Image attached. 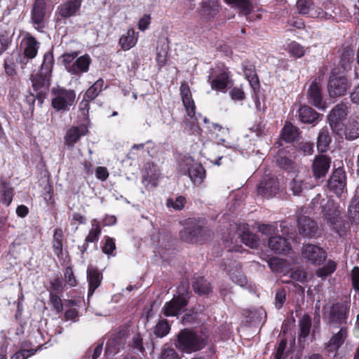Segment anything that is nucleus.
<instances>
[{
    "label": "nucleus",
    "instance_id": "1",
    "mask_svg": "<svg viewBox=\"0 0 359 359\" xmlns=\"http://www.w3.org/2000/svg\"><path fill=\"white\" fill-rule=\"evenodd\" d=\"M207 341L208 335L205 333L184 329L178 333L175 345L182 351L191 353L203 349Z\"/></svg>",
    "mask_w": 359,
    "mask_h": 359
},
{
    "label": "nucleus",
    "instance_id": "2",
    "mask_svg": "<svg viewBox=\"0 0 359 359\" xmlns=\"http://www.w3.org/2000/svg\"><path fill=\"white\" fill-rule=\"evenodd\" d=\"M51 93V104L57 111H67L76 102V93L74 90L57 87L53 88Z\"/></svg>",
    "mask_w": 359,
    "mask_h": 359
},
{
    "label": "nucleus",
    "instance_id": "3",
    "mask_svg": "<svg viewBox=\"0 0 359 359\" xmlns=\"http://www.w3.org/2000/svg\"><path fill=\"white\" fill-rule=\"evenodd\" d=\"M62 62L65 69L72 75H79L88 70L91 62L88 55H84L77 57L76 53H66L62 55Z\"/></svg>",
    "mask_w": 359,
    "mask_h": 359
},
{
    "label": "nucleus",
    "instance_id": "4",
    "mask_svg": "<svg viewBox=\"0 0 359 359\" xmlns=\"http://www.w3.org/2000/svg\"><path fill=\"white\" fill-rule=\"evenodd\" d=\"M229 77L228 69L222 64L217 65L210 69L208 83L212 90L223 91L229 85Z\"/></svg>",
    "mask_w": 359,
    "mask_h": 359
},
{
    "label": "nucleus",
    "instance_id": "5",
    "mask_svg": "<svg viewBox=\"0 0 359 359\" xmlns=\"http://www.w3.org/2000/svg\"><path fill=\"white\" fill-rule=\"evenodd\" d=\"M350 302L348 299L333 304L326 311V317L330 325L346 324L349 313Z\"/></svg>",
    "mask_w": 359,
    "mask_h": 359
},
{
    "label": "nucleus",
    "instance_id": "6",
    "mask_svg": "<svg viewBox=\"0 0 359 359\" xmlns=\"http://www.w3.org/2000/svg\"><path fill=\"white\" fill-rule=\"evenodd\" d=\"M348 113L347 104L341 102L337 104L330 111L328 116L330 126L332 131L337 134H341L344 129V121Z\"/></svg>",
    "mask_w": 359,
    "mask_h": 359
},
{
    "label": "nucleus",
    "instance_id": "7",
    "mask_svg": "<svg viewBox=\"0 0 359 359\" xmlns=\"http://www.w3.org/2000/svg\"><path fill=\"white\" fill-rule=\"evenodd\" d=\"M180 168L182 174L185 175L188 172L191 180L194 184H201L205 177L204 168L201 164L194 163L191 158H187L180 163Z\"/></svg>",
    "mask_w": 359,
    "mask_h": 359
},
{
    "label": "nucleus",
    "instance_id": "8",
    "mask_svg": "<svg viewBox=\"0 0 359 359\" xmlns=\"http://www.w3.org/2000/svg\"><path fill=\"white\" fill-rule=\"evenodd\" d=\"M298 13L312 18L328 19L331 15L316 6L312 0H298L296 4Z\"/></svg>",
    "mask_w": 359,
    "mask_h": 359
},
{
    "label": "nucleus",
    "instance_id": "9",
    "mask_svg": "<svg viewBox=\"0 0 359 359\" xmlns=\"http://www.w3.org/2000/svg\"><path fill=\"white\" fill-rule=\"evenodd\" d=\"M350 87L351 83L346 77L332 75L328 81L327 90L330 97L335 98L344 95Z\"/></svg>",
    "mask_w": 359,
    "mask_h": 359
},
{
    "label": "nucleus",
    "instance_id": "10",
    "mask_svg": "<svg viewBox=\"0 0 359 359\" xmlns=\"http://www.w3.org/2000/svg\"><path fill=\"white\" fill-rule=\"evenodd\" d=\"M327 188L338 196H341L346 190V176L342 169L335 170L327 182Z\"/></svg>",
    "mask_w": 359,
    "mask_h": 359
},
{
    "label": "nucleus",
    "instance_id": "11",
    "mask_svg": "<svg viewBox=\"0 0 359 359\" xmlns=\"http://www.w3.org/2000/svg\"><path fill=\"white\" fill-rule=\"evenodd\" d=\"M302 253L304 259L316 264L322 263L326 257L325 252L323 248L311 244L304 245Z\"/></svg>",
    "mask_w": 359,
    "mask_h": 359
},
{
    "label": "nucleus",
    "instance_id": "12",
    "mask_svg": "<svg viewBox=\"0 0 359 359\" xmlns=\"http://www.w3.org/2000/svg\"><path fill=\"white\" fill-rule=\"evenodd\" d=\"M187 302L184 297L178 296L173 297L170 302L165 304L163 307V313L167 316H176L184 311Z\"/></svg>",
    "mask_w": 359,
    "mask_h": 359
},
{
    "label": "nucleus",
    "instance_id": "13",
    "mask_svg": "<svg viewBox=\"0 0 359 359\" xmlns=\"http://www.w3.org/2000/svg\"><path fill=\"white\" fill-rule=\"evenodd\" d=\"M180 93L187 116L193 119V121H197L198 118L196 117L195 112L196 105L194 100L192 99L189 87L187 83H183L181 84Z\"/></svg>",
    "mask_w": 359,
    "mask_h": 359
},
{
    "label": "nucleus",
    "instance_id": "14",
    "mask_svg": "<svg viewBox=\"0 0 359 359\" xmlns=\"http://www.w3.org/2000/svg\"><path fill=\"white\" fill-rule=\"evenodd\" d=\"M83 0H68L57 8L56 13L62 18H68L76 14L79 11Z\"/></svg>",
    "mask_w": 359,
    "mask_h": 359
},
{
    "label": "nucleus",
    "instance_id": "15",
    "mask_svg": "<svg viewBox=\"0 0 359 359\" xmlns=\"http://www.w3.org/2000/svg\"><path fill=\"white\" fill-rule=\"evenodd\" d=\"M279 190V183L276 178L269 177L264 179L258 185V194L265 197L276 195Z\"/></svg>",
    "mask_w": 359,
    "mask_h": 359
},
{
    "label": "nucleus",
    "instance_id": "16",
    "mask_svg": "<svg viewBox=\"0 0 359 359\" xmlns=\"http://www.w3.org/2000/svg\"><path fill=\"white\" fill-rule=\"evenodd\" d=\"M330 166V159L325 155L316 157L313 163V175L316 179L325 176Z\"/></svg>",
    "mask_w": 359,
    "mask_h": 359
},
{
    "label": "nucleus",
    "instance_id": "17",
    "mask_svg": "<svg viewBox=\"0 0 359 359\" xmlns=\"http://www.w3.org/2000/svg\"><path fill=\"white\" fill-rule=\"evenodd\" d=\"M87 133L88 128L85 125L70 128L65 137L66 144L70 147H73L81 137L85 135Z\"/></svg>",
    "mask_w": 359,
    "mask_h": 359
},
{
    "label": "nucleus",
    "instance_id": "18",
    "mask_svg": "<svg viewBox=\"0 0 359 359\" xmlns=\"http://www.w3.org/2000/svg\"><path fill=\"white\" fill-rule=\"evenodd\" d=\"M309 102L320 109L326 108L325 102L323 100L320 87L318 83L313 82L308 90Z\"/></svg>",
    "mask_w": 359,
    "mask_h": 359
},
{
    "label": "nucleus",
    "instance_id": "19",
    "mask_svg": "<svg viewBox=\"0 0 359 359\" xmlns=\"http://www.w3.org/2000/svg\"><path fill=\"white\" fill-rule=\"evenodd\" d=\"M269 248L276 253H286L290 248L287 241L280 236H272L269 238Z\"/></svg>",
    "mask_w": 359,
    "mask_h": 359
},
{
    "label": "nucleus",
    "instance_id": "20",
    "mask_svg": "<svg viewBox=\"0 0 359 359\" xmlns=\"http://www.w3.org/2000/svg\"><path fill=\"white\" fill-rule=\"evenodd\" d=\"M298 224L299 233L303 236H314L317 231V226L315 222L306 216L299 218Z\"/></svg>",
    "mask_w": 359,
    "mask_h": 359
},
{
    "label": "nucleus",
    "instance_id": "21",
    "mask_svg": "<svg viewBox=\"0 0 359 359\" xmlns=\"http://www.w3.org/2000/svg\"><path fill=\"white\" fill-rule=\"evenodd\" d=\"M101 273L95 268L88 267L87 269V278L89 284L88 297L92 296L95 290L100 286L102 280Z\"/></svg>",
    "mask_w": 359,
    "mask_h": 359
},
{
    "label": "nucleus",
    "instance_id": "22",
    "mask_svg": "<svg viewBox=\"0 0 359 359\" xmlns=\"http://www.w3.org/2000/svg\"><path fill=\"white\" fill-rule=\"evenodd\" d=\"M126 341V338L121 334L109 339L106 344V353L112 355H115L124 347Z\"/></svg>",
    "mask_w": 359,
    "mask_h": 359
},
{
    "label": "nucleus",
    "instance_id": "23",
    "mask_svg": "<svg viewBox=\"0 0 359 359\" xmlns=\"http://www.w3.org/2000/svg\"><path fill=\"white\" fill-rule=\"evenodd\" d=\"M348 332L345 327H341L339 331L334 334L328 342L327 348L330 352L337 351L344 344L347 337Z\"/></svg>",
    "mask_w": 359,
    "mask_h": 359
},
{
    "label": "nucleus",
    "instance_id": "24",
    "mask_svg": "<svg viewBox=\"0 0 359 359\" xmlns=\"http://www.w3.org/2000/svg\"><path fill=\"white\" fill-rule=\"evenodd\" d=\"M138 41V35L133 28H130L119 39V45L123 50H128L134 47Z\"/></svg>",
    "mask_w": 359,
    "mask_h": 359
},
{
    "label": "nucleus",
    "instance_id": "25",
    "mask_svg": "<svg viewBox=\"0 0 359 359\" xmlns=\"http://www.w3.org/2000/svg\"><path fill=\"white\" fill-rule=\"evenodd\" d=\"M103 85L104 81L100 79H98L96 82H95V83L87 90L85 94V98H86L87 100H83L80 104L81 108L82 109L88 108V100H94L102 90Z\"/></svg>",
    "mask_w": 359,
    "mask_h": 359
},
{
    "label": "nucleus",
    "instance_id": "26",
    "mask_svg": "<svg viewBox=\"0 0 359 359\" xmlns=\"http://www.w3.org/2000/svg\"><path fill=\"white\" fill-rule=\"evenodd\" d=\"M299 117L302 122L313 123L318 121L319 114L309 106H302L299 109Z\"/></svg>",
    "mask_w": 359,
    "mask_h": 359
},
{
    "label": "nucleus",
    "instance_id": "27",
    "mask_svg": "<svg viewBox=\"0 0 359 359\" xmlns=\"http://www.w3.org/2000/svg\"><path fill=\"white\" fill-rule=\"evenodd\" d=\"M243 233L241 235L242 242L251 248H256L259 245V238L248 229V224L243 225Z\"/></svg>",
    "mask_w": 359,
    "mask_h": 359
},
{
    "label": "nucleus",
    "instance_id": "28",
    "mask_svg": "<svg viewBox=\"0 0 359 359\" xmlns=\"http://www.w3.org/2000/svg\"><path fill=\"white\" fill-rule=\"evenodd\" d=\"M32 87L34 91L41 94L48 88L50 84V79L43 76L41 74L32 75Z\"/></svg>",
    "mask_w": 359,
    "mask_h": 359
},
{
    "label": "nucleus",
    "instance_id": "29",
    "mask_svg": "<svg viewBox=\"0 0 359 359\" xmlns=\"http://www.w3.org/2000/svg\"><path fill=\"white\" fill-rule=\"evenodd\" d=\"M344 133L346 139L355 140L359 137V121L351 117L347 125H344Z\"/></svg>",
    "mask_w": 359,
    "mask_h": 359
},
{
    "label": "nucleus",
    "instance_id": "30",
    "mask_svg": "<svg viewBox=\"0 0 359 359\" xmlns=\"http://www.w3.org/2000/svg\"><path fill=\"white\" fill-rule=\"evenodd\" d=\"M46 4L44 0H36L32 12V18L34 24L40 25L45 16Z\"/></svg>",
    "mask_w": 359,
    "mask_h": 359
},
{
    "label": "nucleus",
    "instance_id": "31",
    "mask_svg": "<svg viewBox=\"0 0 359 359\" xmlns=\"http://www.w3.org/2000/svg\"><path fill=\"white\" fill-rule=\"evenodd\" d=\"M54 65V58L52 53L48 52L43 55V61L39 71L43 76L50 79L52 70Z\"/></svg>",
    "mask_w": 359,
    "mask_h": 359
},
{
    "label": "nucleus",
    "instance_id": "32",
    "mask_svg": "<svg viewBox=\"0 0 359 359\" xmlns=\"http://www.w3.org/2000/svg\"><path fill=\"white\" fill-rule=\"evenodd\" d=\"M91 229H90L88 236L86 237V243L97 242L101 234L102 229L100 221L97 219H93L90 222Z\"/></svg>",
    "mask_w": 359,
    "mask_h": 359
},
{
    "label": "nucleus",
    "instance_id": "33",
    "mask_svg": "<svg viewBox=\"0 0 359 359\" xmlns=\"http://www.w3.org/2000/svg\"><path fill=\"white\" fill-rule=\"evenodd\" d=\"M193 288L196 293L201 295L207 294L212 290L210 283L203 277L195 278L193 282Z\"/></svg>",
    "mask_w": 359,
    "mask_h": 359
},
{
    "label": "nucleus",
    "instance_id": "34",
    "mask_svg": "<svg viewBox=\"0 0 359 359\" xmlns=\"http://www.w3.org/2000/svg\"><path fill=\"white\" fill-rule=\"evenodd\" d=\"M38 43L33 36H29L25 41V47L24 48V55L29 59H33L36 57L38 52Z\"/></svg>",
    "mask_w": 359,
    "mask_h": 359
},
{
    "label": "nucleus",
    "instance_id": "35",
    "mask_svg": "<svg viewBox=\"0 0 359 359\" xmlns=\"http://www.w3.org/2000/svg\"><path fill=\"white\" fill-rule=\"evenodd\" d=\"M62 231L60 229L55 230L53 241V248L54 253L57 255L59 259L63 257L62 250Z\"/></svg>",
    "mask_w": 359,
    "mask_h": 359
},
{
    "label": "nucleus",
    "instance_id": "36",
    "mask_svg": "<svg viewBox=\"0 0 359 359\" xmlns=\"http://www.w3.org/2000/svg\"><path fill=\"white\" fill-rule=\"evenodd\" d=\"M298 136V129L290 123H287L282 130L281 137L287 142H292Z\"/></svg>",
    "mask_w": 359,
    "mask_h": 359
},
{
    "label": "nucleus",
    "instance_id": "37",
    "mask_svg": "<svg viewBox=\"0 0 359 359\" xmlns=\"http://www.w3.org/2000/svg\"><path fill=\"white\" fill-rule=\"evenodd\" d=\"M331 142V137H330L329 132L327 128H323L320 130L317 141V148L320 152L325 151Z\"/></svg>",
    "mask_w": 359,
    "mask_h": 359
},
{
    "label": "nucleus",
    "instance_id": "38",
    "mask_svg": "<svg viewBox=\"0 0 359 359\" xmlns=\"http://www.w3.org/2000/svg\"><path fill=\"white\" fill-rule=\"evenodd\" d=\"M299 339L300 340L306 338L311 330V319L308 315H304L299 321Z\"/></svg>",
    "mask_w": 359,
    "mask_h": 359
},
{
    "label": "nucleus",
    "instance_id": "39",
    "mask_svg": "<svg viewBox=\"0 0 359 359\" xmlns=\"http://www.w3.org/2000/svg\"><path fill=\"white\" fill-rule=\"evenodd\" d=\"M13 199V190L6 183H0V202L8 206Z\"/></svg>",
    "mask_w": 359,
    "mask_h": 359
},
{
    "label": "nucleus",
    "instance_id": "40",
    "mask_svg": "<svg viewBox=\"0 0 359 359\" xmlns=\"http://www.w3.org/2000/svg\"><path fill=\"white\" fill-rule=\"evenodd\" d=\"M230 5L239 8L246 16L250 15L252 5L250 0H225Z\"/></svg>",
    "mask_w": 359,
    "mask_h": 359
},
{
    "label": "nucleus",
    "instance_id": "41",
    "mask_svg": "<svg viewBox=\"0 0 359 359\" xmlns=\"http://www.w3.org/2000/svg\"><path fill=\"white\" fill-rule=\"evenodd\" d=\"M209 131L213 134H215L216 137L219 141L224 142L225 141L224 137L228 135V128L222 127L221 125L215 123H210L207 126Z\"/></svg>",
    "mask_w": 359,
    "mask_h": 359
},
{
    "label": "nucleus",
    "instance_id": "42",
    "mask_svg": "<svg viewBox=\"0 0 359 359\" xmlns=\"http://www.w3.org/2000/svg\"><path fill=\"white\" fill-rule=\"evenodd\" d=\"M307 189V184L299 177H294L289 184V189L294 195L298 196Z\"/></svg>",
    "mask_w": 359,
    "mask_h": 359
},
{
    "label": "nucleus",
    "instance_id": "43",
    "mask_svg": "<svg viewBox=\"0 0 359 359\" xmlns=\"http://www.w3.org/2000/svg\"><path fill=\"white\" fill-rule=\"evenodd\" d=\"M349 219L352 224H359V198L351 201L348 208Z\"/></svg>",
    "mask_w": 359,
    "mask_h": 359
},
{
    "label": "nucleus",
    "instance_id": "44",
    "mask_svg": "<svg viewBox=\"0 0 359 359\" xmlns=\"http://www.w3.org/2000/svg\"><path fill=\"white\" fill-rule=\"evenodd\" d=\"M170 330V326L169 325L166 320H161L158 322L154 328V333L157 337L162 338L166 336Z\"/></svg>",
    "mask_w": 359,
    "mask_h": 359
},
{
    "label": "nucleus",
    "instance_id": "45",
    "mask_svg": "<svg viewBox=\"0 0 359 359\" xmlns=\"http://www.w3.org/2000/svg\"><path fill=\"white\" fill-rule=\"evenodd\" d=\"M4 67L6 75L12 76L16 74V64L13 55L5 58Z\"/></svg>",
    "mask_w": 359,
    "mask_h": 359
},
{
    "label": "nucleus",
    "instance_id": "46",
    "mask_svg": "<svg viewBox=\"0 0 359 359\" xmlns=\"http://www.w3.org/2000/svg\"><path fill=\"white\" fill-rule=\"evenodd\" d=\"M243 71L248 80L252 82H257V77L255 74L254 65L249 62L243 63Z\"/></svg>",
    "mask_w": 359,
    "mask_h": 359
},
{
    "label": "nucleus",
    "instance_id": "47",
    "mask_svg": "<svg viewBox=\"0 0 359 359\" xmlns=\"http://www.w3.org/2000/svg\"><path fill=\"white\" fill-rule=\"evenodd\" d=\"M324 217L327 220V224L330 225L331 228L337 231V224L339 222V212L336 210H332L330 213H327L325 209Z\"/></svg>",
    "mask_w": 359,
    "mask_h": 359
},
{
    "label": "nucleus",
    "instance_id": "48",
    "mask_svg": "<svg viewBox=\"0 0 359 359\" xmlns=\"http://www.w3.org/2000/svg\"><path fill=\"white\" fill-rule=\"evenodd\" d=\"M336 269V264L333 261H329L325 266L320 268L316 271L318 277H326L333 273Z\"/></svg>",
    "mask_w": 359,
    "mask_h": 359
},
{
    "label": "nucleus",
    "instance_id": "49",
    "mask_svg": "<svg viewBox=\"0 0 359 359\" xmlns=\"http://www.w3.org/2000/svg\"><path fill=\"white\" fill-rule=\"evenodd\" d=\"M160 359H180V358L172 348L165 344L161 348Z\"/></svg>",
    "mask_w": 359,
    "mask_h": 359
},
{
    "label": "nucleus",
    "instance_id": "50",
    "mask_svg": "<svg viewBox=\"0 0 359 359\" xmlns=\"http://www.w3.org/2000/svg\"><path fill=\"white\" fill-rule=\"evenodd\" d=\"M288 51L296 57H301L305 53L304 47L297 42H292L288 46Z\"/></svg>",
    "mask_w": 359,
    "mask_h": 359
},
{
    "label": "nucleus",
    "instance_id": "51",
    "mask_svg": "<svg viewBox=\"0 0 359 359\" xmlns=\"http://www.w3.org/2000/svg\"><path fill=\"white\" fill-rule=\"evenodd\" d=\"M116 250L115 240L109 236L105 237V242L102 247V252L108 255H114V252Z\"/></svg>",
    "mask_w": 359,
    "mask_h": 359
},
{
    "label": "nucleus",
    "instance_id": "52",
    "mask_svg": "<svg viewBox=\"0 0 359 359\" xmlns=\"http://www.w3.org/2000/svg\"><path fill=\"white\" fill-rule=\"evenodd\" d=\"M50 302L53 309L56 311L57 313H60L62 311L63 306L61 298L56 294L53 293V292H50Z\"/></svg>",
    "mask_w": 359,
    "mask_h": 359
},
{
    "label": "nucleus",
    "instance_id": "53",
    "mask_svg": "<svg viewBox=\"0 0 359 359\" xmlns=\"http://www.w3.org/2000/svg\"><path fill=\"white\" fill-rule=\"evenodd\" d=\"M185 202L186 199L184 197L178 196L175 201L172 199H168L167 201V205L168 207H172L175 210H180L184 208Z\"/></svg>",
    "mask_w": 359,
    "mask_h": 359
},
{
    "label": "nucleus",
    "instance_id": "54",
    "mask_svg": "<svg viewBox=\"0 0 359 359\" xmlns=\"http://www.w3.org/2000/svg\"><path fill=\"white\" fill-rule=\"evenodd\" d=\"M11 41L12 39L8 34L5 33L0 34V55L8 48Z\"/></svg>",
    "mask_w": 359,
    "mask_h": 359
},
{
    "label": "nucleus",
    "instance_id": "55",
    "mask_svg": "<svg viewBox=\"0 0 359 359\" xmlns=\"http://www.w3.org/2000/svg\"><path fill=\"white\" fill-rule=\"evenodd\" d=\"M258 231L262 234L266 235L268 236L272 237V235L275 233L276 227L273 224H258L257 226Z\"/></svg>",
    "mask_w": 359,
    "mask_h": 359
},
{
    "label": "nucleus",
    "instance_id": "56",
    "mask_svg": "<svg viewBox=\"0 0 359 359\" xmlns=\"http://www.w3.org/2000/svg\"><path fill=\"white\" fill-rule=\"evenodd\" d=\"M229 275L233 282L243 287L247 283L246 278L241 271H237L236 273L229 272Z\"/></svg>",
    "mask_w": 359,
    "mask_h": 359
},
{
    "label": "nucleus",
    "instance_id": "57",
    "mask_svg": "<svg viewBox=\"0 0 359 359\" xmlns=\"http://www.w3.org/2000/svg\"><path fill=\"white\" fill-rule=\"evenodd\" d=\"M167 61V50L165 48H157L156 62L160 67H163Z\"/></svg>",
    "mask_w": 359,
    "mask_h": 359
},
{
    "label": "nucleus",
    "instance_id": "58",
    "mask_svg": "<svg viewBox=\"0 0 359 359\" xmlns=\"http://www.w3.org/2000/svg\"><path fill=\"white\" fill-rule=\"evenodd\" d=\"M290 276L293 280L300 283L306 282L307 279L306 272L300 269L292 271Z\"/></svg>",
    "mask_w": 359,
    "mask_h": 359
},
{
    "label": "nucleus",
    "instance_id": "59",
    "mask_svg": "<svg viewBox=\"0 0 359 359\" xmlns=\"http://www.w3.org/2000/svg\"><path fill=\"white\" fill-rule=\"evenodd\" d=\"M65 278L66 282L69 285V286L74 287V286L76 285V278L74 277L73 271H72V269L71 268L67 267L65 269Z\"/></svg>",
    "mask_w": 359,
    "mask_h": 359
},
{
    "label": "nucleus",
    "instance_id": "60",
    "mask_svg": "<svg viewBox=\"0 0 359 359\" xmlns=\"http://www.w3.org/2000/svg\"><path fill=\"white\" fill-rule=\"evenodd\" d=\"M151 23V16L150 15L145 14L144 15L138 22V29L140 31H144L148 27Z\"/></svg>",
    "mask_w": 359,
    "mask_h": 359
},
{
    "label": "nucleus",
    "instance_id": "61",
    "mask_svg": "<svg viewBox=\"0 0 359 359\" xmlns=\"http://www.w3.org/2000/svg\"><path fill=\"white\" fill-rule=\"evenodd\" d=\"M277 163L280 167L286 170L293 168V162L285 156H280L277 159Z\"/></svg>",
    "mask_w": 359,
    "mask_h": 359
},
{
    "label": "nucleus",
    "instance_id": "62",
    "mask_svg": "<svg viewBox=\"0 0 359 359\" xmlns=\"http://www.w3.org/2000/svg\"><path fill=\"white\" fill-rule=\"evenodd\" d=\"M34 351L33 350L24 349L16 352L11 359H26L33 355Z\"/></svg>",
    "mask_w": 359,
    "mask_h": 359
},
{
    "label": "nucleus",
    "instance_id": "63",
    "mask_svg": "<svg viewBox=\"0 0 359 359\" xmlns=\"http://www.w3.org/2000/svg\"><path fill=\"white\" fill-rule=\"evenodd\" d=\"M285 301V292L283 290L276 292L275 304L277 309H280Z\"/></svg>",
    "mask_w": 359,
    "mask_h": 359
},
{
    "label": "nucleus",
    "instance_id": "64",
    "mask_svg": "<svg viewBox=\"0 0 359 359\" xmlns=\"http://www.w3.org/2000/svg\"><path fill=\"white\" fill-rule=\"evenodd\" d=\"M351 279L353 286L355 290H359V267L354 266L351 271Z\"/></svg>",
    "mask_w": 359,
    "mask_h": 359
}]
</instances>
